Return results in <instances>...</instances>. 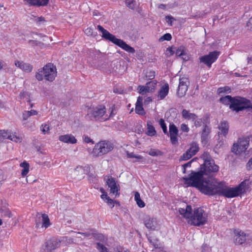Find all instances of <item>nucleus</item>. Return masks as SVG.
<instances>
[{
    "mask_svg": "<svg viewBox=\"0 0 252 252\" xmlns=\"http://www.w3.org/2000/svg\"><path fill=\"white\" fill-rule=\"evenodd\" d=\"M123 91H118V90L117 88L114 89V92L115 93H119V94H122Z\"/></svg>",
    "mask_w": 252,
    "mask_h": 252,
    "instance_id": "64",
    "label": "nucleus"
},
{
    "mask_svg": "<svg viewBox=\"0 0 252 252\" xmlns=\"http://www.w3.org/2000/svg\"><path fill=\"white\" fill-rule=\"evenodd\" d=\"M147 134L151 136H154L156 134V131L150 121L147 122Z\"/></svg>",
    "mask_w": 252,
    "mask_h": 252,
    "instance_id": "33",
    "label": "nucleus"
},
{
    "mask_svg": "<svg viewBox=\"0 0 252 252\" xmlns=\"http://www.w3.org/2000/svg\"><path fill=\"white\" fill-rule=\"evenodd\" d=\"M189 148L181 157L182 160H187L195 155L199 150L198 144L193 142L189 145Z\"/></svg>",
    "mask_w": 252,
    "mask_h": 252,
    "instance_id": "14",
    "label": "nucleus"
},
{
    "mask_svg": "<svg viewBox=\"0 0 252 252\" xmlns=\"http://www.w3.org/2000/svg\"><path fill=\"white\" fill-rule=\"evenodd\" d=\"M30 5L45 6L48 3L49 0H24Z\"/></svg>",
    "mask_w": 252,
    "mask_h": 252,
    "instance_id": "27",
    "label": "nucleus"
},
{
    "mask_svg": "<svg viewBox=\"0 0 252 252\" xmlns=\"http://www.w3.org/2000/svg\"><path fill=\"white\" fill-rule=\"evenodd\" d=\"M97 28L102 33V37L104 39L112 42L127 52L131 53L135 52V49L133 47L127 44L123 40L117 38L115 35L110 33L100 25H98Z\"/></svg>",
    "mask_w": 252,
    "mask_h": 252,
    "instance_id": "3",
    "label": "nucleus"
},
{
    "mask_svg": "<svg viewBox=\"0 0 252 252\" xmlns=\"http://www.w3.org/2000/svg\"><path fill=\"white\" fill-rule=\"evenodd\" d=\"M140 195L138 192H135L134 194V200L137 201L139 199H140Z\"/></svg>",
    "mask_w": 252,
    "mask_h": 252,
    "instance_id": "54",
    "label": "nucleus"
},
{
    "mask_svg": "<svg viewBox=\"0 0 252 252\" xmlns=\"http://www.w3.org/2000/svg\"><path fill=\"white\" fill-rule=\"evenodd\" d=\"M61 246V241L56 238L49 240L45 243L42 252H51Z\"/></svg>",
    "mask_w": 252,
    "mask_h": 252,
    "instance_id": "15",
    "label": "nucleus"
},
{
    "mask_svg": "<svg viewBox=\"0 0 252 252\" xmlns=\"http://www.w3.org/2000/svg\"><path fill=\"white\" fill-rule=\"evenodd\" d=\"M143 98L141 96H139L137 98V102L135 104V112L139 115H144L145 111L142 105Z\"/></svg>",
    "mask_w": 252,
    "mask_h": 252,
    "instance_id": "25",
    "label": "nucleus"
},
{
    "mask_svg": "<svg viewBox=\"0 0 252 252\" xmlns=\"http://www.w3.org/2000/svg\"><path fill=\"white\" fill-rule=\"evenodd\" d=\"M136 202L138 207H139L140 208H143L145 206V203L141 199H139L138 200L136 201Z\"/></svg>",
    "mask_w": 252,
    "mask_h": 252,
    "instance_id": "51",
    "label": "nucleus"
},
{
    "mask_svg": "<svg viewBox=\"0 0 252 252\" xmlns=\"http://www.w3.org/2000/svg\"><path fill=\"white\" fill-rule=\"evenodd\" d=\"M126 4L129 8L133 9L135 7L136 2L134 0H126Z\"/></svg>",
    "mask_w": 252,
    "mask_h": 252,
    "instance_id": "44",
    "label": "nucleus"
},
{
    "mask_svg": "<svg viewBox=\"0 0 252 252\" xmlns=\"http://www.w3.org/2000/svg\"><path fill=\"white\" fill-rule=\"evenodd\" d=\"M9 139L16 143H21L24 138L22 134H17L16 132L12 133L9 131Z\"/></svg>",
    "mask_w": 252,
    "mask_h": 252,
    "instance_id": "28",
    "label": "nucleus"
},
{
    "mask_svg": "<svg viewBox=\"0 0 252 252\" xmlns=\"http://www.w3.org/2000/svg\"><path fill=\"white\" fill-rule=\"evenodd\" d=\"M96 248L99 252H111L113 249L112 247L108 250L104 245L100 243H97Z\"/></svg>",
    "mask_w": 252,
    "mask_h": 252,
    "instance_id": "34",
    "label": "nucleus"
},
{
    "mask_svg": "<svg viewBox=\"0 0 252 252\" xmlns=\"http://www.w3.org/2000/svg\"><path fill=\"white\" fill-rule=\"evenodd\" d=\"M38 112L35 110L30 111H24L22 114V118L24 121L27 120L30 117L37 115Z\"/></svg>",
    "mask_w": 252,
    "mask_h": 252,
    "instance_id": "31",
    "label": "nucleus"
},
{
    "mask_svg": "<svg viewBox=\"0 0 252 252\" xmlns=\"http://www.w3.org/2000/svg\"><path fill=\"white\" fill-rule=\"evenodd\" d=\"M246 100L240 97L239 98H234L232 103L229 106L230 109L236 112H239L249 106V104L246 102Z\"/></svg>",
    "mask_w": 252,
    "mask_h": 252,
    "instance_id": "12",
    "label": "nucleus"
},
{
    "mask_svg": "<svg viewBox=\"0 0 252 252\" xmlns=\"http://www.w3.org/2000/svg\"><path fill=\"white\" fill-rule=\"evenodd\" d=\"M207 132L206 131V129L205 128L202 133L201 138L202 140H205L207 137Z\"/></svg>",
    "mask_w": 252,
    "mask_h": 252,
    "instance_id": "55",
    "label": "nucleus"
},
{
    "mask_svg": "<svg viewBox=\"0 0 252 252\" xmlns=\"http://www.w3.org/2000/svg\"><path fill=\"white\" fill-rule=\"evenodd\" d=\"M85 33L87 35H92L93 33V29L91 28H88L85 30Z\"/></svg>",
    "mask_w": 252,
    "mask_h": 252,
    "instance_id": "52",
    "label": "nucleus"
},
{
    "mask_svg": "<svg viewBox=\"0 0 252 252\" xmlns=\"http://www.w3.org/2000/svg\"><path fill=\"white\" fill-rule=\"evenodd\" d=\"M50 130V126L47 124H44L40 126V130L44 134H49Z\"/></svg>",
    "mask_w": 252,
    "mask_h": 252,
    "instance_id": "40",
    "label": "nucleus"
},
{
    "mask_svg": "<svg viewBox=\"0 0 252 252\" xmlns=\"http://www.w3.org/2000/svg\"><path fill=\"white\" fill-rule=\"evenodd\" d=\"M9 131L1 130H0V143L5 139H9Z\"/></svg>",
    "mask_w": 252,
    "mask_h": 252,
    "instance_id": "35",
    "label": "nucleus"
},
{
    "mask_svg": "<svg viewBox=\"0 0 252 252\" xmlns=\"http://www.w3.org/2000/svg\"><path fill=\"white\" fill-rule=\"evenodd\" d=\"M136 155L134 154L133 153H127V156L129 158H134Z\"/></svg>",
    "mask_w": 252,
    "mask_h": 252,
    "instance_id": "61",
    "label": "nucleus"
},
{
    "mask_svg": "<svg viewBox=\"0 0 252 252\" xmlns=\"http://www.w3.org/2000/svg\"><path fill=\"white\" fill-rule=\"evenodd\" d=\"M234 98H232L230 95H226L224 97H222L220 98V101L225 105L231 104Z\"/></svg>",
    "mask_w": 252,
    "mask_h": 252,
    "instance_id": "36",
    "label": "nucleus"
},
{
    "mask_svg": "<svg viewBox=\"0 0 252 252\" xmlns=\"http://www.w3.org/2000/svg\"><path fill=\"white\" fill-rule=\"evenodd\" d=\"M106 183L110 189V193L115 196L120 195V187L116 179L110 176L107 177Z\"/></svg>",
    "mask_w": 252,
    "mask_h": 252,
    "instance_id": "9",
    "label": "nucleus"
},
{
    "mask_svg": "<svg viewBox=\"0 0 252 252\" xmlns=\"http://www.w3.org/2000/svg\"><path fill=\"white\" fill-rule=\"evenodd\" d=\"M244 191L245 185L243 183L235 188H229L224 182H218L215 180L209 195L219 194L227 198H232L239 195Z\"/></svg>",
    "mask_w": 252,
    "mask_h": 252,
    "instance_id": "2",
    "label": "nucleus"
},
{
    "mask_svg": "<svg viewBox=\"0 0 252 252\" xmlns=\"http://www.w3.org/2000/svg\"><path fill=\"white\" fill-rule=\"evenodd\" d=\"M230 89L228 87H224L223 88H220L218 90V93L220 94L223 92L229 93Z\"/></svg>",
    "mask_w": 252,
    "mask_h": 252,
    "instance_id": "46",
    "label": "nucleus"
},
{
    "mask_svg": "<svg viewBox=\"0 0 252 252\" xmlns=\"http://www.w3.org/2000/svg\"><path fill=\"white\" fill-rule=\"evenodd\" d=\"M178 129L174 124H170L169 127V133L170 141L173 145H176L178 143Z\"/></svg>",
    "mask_w": 252,
    "mask_h": 252,
    "instance_id": "16",
    "label": "nucleus"
},
{
    "mask_svg": "<svg viewBox=\"0 0 252 252\" xmlns=\"http://www.w3.org/2000/svg\"><path fill=\"white\" fill-rule=\"evenodd\" d=\"M172 38L171 35L167 33L164 34L163 36H162L159 39V41L160 42L163 41L164 40L170 41Z\"/></svg>",
    "mask_w": 252,
    "mask_h": 252,
    "instance_id": "43",
    "label": "nucleus"
},
{
    "mask_svg": "<svg viewBox=\"0 0 252 252\" xmlns=\"http://www.w3.org/2000/svg\"><path fill=\"white\" fill-rule=\"evenodd\" d=\"M179 214L185 219H186L188 223H190V219L192 217V208L190 206L186 205L185 208H180L179 209Z\"/></svg>",
    "mask_w": 252,
    "mask_h": 252,
    "instance_id": "18",
    "label": "nucleus"
},
{
    "mask_svg": "<svg viewBox=\"0 0 252 252\" xmlns=\"http://www.w3.org/2000/svg\"><path fill=\"white\" fill-rule=\"evenodd\" d=\"M59 140L62 142L70 144H76L77 142L75 136L71 134H66L60 135L59 137Z\"/></svg>",
    "mask_w": 252,
    "mask_h": 252,
    "instance_id": "20",
    "label": "nucleus"
},
{
    "mask_svg": "<svg viewBox=\"0 0 252 252\" xmlns=\"http://www.w3.org/2000/svg\"><path fill=\"white\" fill-rule=\"evenodd\" d=\"M207 219L208 214L202 208H198L194 209L189 223L194 226H200L205 224Z\"/></svg>",
    "mask_w": 252,
    "mask_h": 252,
    "instance_id": "7",
    "label": "nucleus"
},
{
    "mask_svg": "<svg viewBox=\"0 0 252 252\" xmlns=\"http://www.w3.org/2000/svg\"><path fill=\"white\" fill-rule=\"evenodd\" d=\"M159 124L162 129L163 132L164 134H167L168 131L166 127V125L164 122V120L163 119H160L159 121Z\"/></svg>",
    "mask_w": 252,
    "mask_h": 252,
    "instance_id": "42",
    "label": "nucleus"
},
{
    "mask_svg": "<svg viewBox=\"0 0 252 252\" xmlns=\"http://www.w3.org/2000/svg\"><path fill=\"white\" fill-rule=\"evenodd\" d=\"M201 158H202L204 160L203 164H205L207 161L212 160L208 152H204L201 156Z\"/></svg>",
    "mask_w": 252,
    "mask_h": 252,
    "instance_id": "45",
    "label": "nucleus"
},
{
    "mask_svg": "<svg viewBox=\"0 0 252 252\" xmlns=\"http://www.w3.org/2000/svg\"><path fill=\"white\" fill-rule=\"evenodd\" d=\"M0 214L1 216L3 218H10L11 217V213L7 207L6 203H2L0 208Z\"/></svg>",
    "mask_w": 252,
    "mask_h": 252,
    "instance_id": "23",
    "label": "nucleus"
},
{
    "mask_svg": "<svg viewBox=\"0 0 252 252\" xmlns=\"http://www.w3.org/2000/svg\"><path fill=\"white\" fill-rule=\"evenodd\" d=\"M247 166L250 169H252V158H250L247 163Z\"/></svg>",
    "mask_w": 252,
    "mask_h": 252,
    "instance_id": "60",
    "label": "nucleus"
},
{
    "mask_svg": "<svg viewBox=\"0 0 252 252\" xmlns=\"http://www.w3.org/2000/svg\"><path fill=\"white\" fill-rule=\"evenodd\" d=\"M182 117L188 120L194 121L197 118V116L194 113H190L188 110L184 109L182 112Z\"/></svg>",
    "mask_w": 252,
    "mask_h": 252,
    "instance_id": "29",
    "label": "nucleus"
},
{
    "mask_svg": "<svg viewBox=\"0 0 252 252\" xmlns=\"http://www.w3.org/2000/svg\"><path fill=\"white\" fill-rule=\"evenodd\" d=\"M84 141L87 143H89L90 142H91L92 141V140L88 136H86L84 137Z\"/></svg>",
    "mask_w": 252,
    "mask_h": 252,
    "instance_id": "58",
    "label": "nucleus"
},
{
    "mask_svg": "<svg viewBox=\"0 0 252 252\" xmlns=\"http://www.w3.org/2000/svg\"><path fill=\"white\" fill-rule=\"evenodd\" d=\"M110 114L108 116L106 114V109L104 106L99 105L95 108H90L88 109V115L91 118H94L95 120H100L101 121H106L108 120L112 116L113 108L110 109Z\"/></svg>",
    "mask_w": 252,
    "mask_h": 252,
    "instance_id": "5",
    "label": "nucleus"
},
{
    "mask_svg": "<svg viewBox=\"0 0 252 252\" xmlns=\"http://www.w3.org/2000/svg\"><path fill=\"white\" fill-rule=\"evenodd\" d=\"M137 90L139 93L141 94H145L147 93H151L150 91L148 89V87H147V84L145 86H139L137 88Z\"/></svg>",
    "mask_w": 252,
    "mask_h": 252,
    "instance_id": "37",
    "label": "nucleus"
},
{
    "mask_svg": "<svg viewBox=\"0 0 252 252\" xmlns=\"http://www.w3.org/2000/svg\"><path fill=\"white\" fill-rule=\"evenodd\" d=\"M176 55L180 57L183 60L187 61L189 59V57L187 53L186 48L184 46H180L176 50Z\"/></svg>",
    "mask_w": 252,
    "mask_h": 252,
    "instance_id": "22",
    "label": "nucleus"
},
{
    "mask_svg": "<svg viewBox=\"0 0 252 252\" xmlns=\"http://www.w3.org/2000/svg\"><path fill=\"white\" fill-rule=\"evenodd\" d=\"M148 154L152 156H158L162 155V153L160 151L154 149H150Z\"/></svg>",
    "mask_w": 252,
    "mask_h": 252,
    "instance_id": "41",
    "label": "nucleus"
},
{
    "mask_svg": "<svg viewBox=\"0 0 252 252\" xmlns=\"http://www.w3.org/2000/svg\"><path fill=\"white\" fill-rule=\"evenodd\" d=\"M83 170V167L82 166H77L75 169V171H79Z\"/></svg>",
    "mask_w": 252,
    "mask_h": 252,
    "instance_id": "63",
    "label": "nucleus"
},
{
    "mask_svg": "<svg viewBox=\"0 0 252 252\" xmlns=\"http://www.w3.org/2000/svg\"><path fill=\"white\" fill-rule=\"evenodd\" d=\"M169 92V86L168 84L163 85L158 92V97L159 100L163 99L168 94Z\"/></svg>",
    "mask_w": 252,
    "mask_h": 252,
    "instance_id": "26",
    "label": "nucleus"
},
{
    "mask_svg": "<svg viewBox=\"0 0 252 252\" xmlns=\"http://www.w3.org/2000/svg\"><path fill=\"white\" fill-rule=\"evenodd\" d=\"M111 252H130V251L126 248L120 246H117L113 247Z\"/></svg>",
    "mask_w": 252,
    "mask_h": 252,
    "instance_id": "39",
    "label": "nucleus"
},
{
    "mask_svg": "<svg viewBox=\"0 0 252 252\" xmlns=\"http://www.w3.org/2000/svg\"><path fill=\"white\" fill-rule=\"evenodd\" d=\"M206 175L200 169L198 172H191L188 177H183L186 187H193L197 188L201 192L210 195L215 179L205 177Z\"/></svg>",
    "mask_w": 252,
    "mask_h": 252,
    "instance_id": "1",
    "label": "nucleus"
},
{
    "mask_svg": "<svg viewBox=\"0 0 252 252\" xmlns=\"http://www.w3.org/2000/svg\"><path fill=\"white\" fill-rule=\"evenodd\" d=\"M136 159L134 160L135 162L136 161H139L143 159V158L142 156L138 155H136L135 158Z\"/></svg>",
    "mask_w": 252,
    "mask_h": 252,
    "instance_id": "56",
    "label": "nucleus"
},
{
    "mask_svg": "<svg viewBox=\"0 0 252 252\" xmlns=\"http://www.w3.org/2000/svg\"><path fill=\"white\" fill-rule=\"evenodd\" d=\"M203 170L204 173L207 177L210 178L211 173L217 172L219 170V166L215 163L213 159L206 161L205 164L201 166L200 169Z\"/></svg>",
    "mask_w": 252,
    "mask_h": 252,
    "instance_id": "11",
    "label": "nucleus"
},
{
    "mask_svg": "<svg viewBox=\"0 0 252 252\" xmlns=\"http://www.w3.org/2000/svg\"><path fill=\"white\" fill-rule=\"evenodd\" d=\"M37 21L39 23L42 22H45V20L44 17H40L37 18Z\"/></svg>",
    "mask_w": 252,
    "mask_h": 252,
    "instance_id": "62",
    "label": "nucleus"
},
{
    "mask_svg": "<svg viewBox=\"0 0 252 252\" xmlns=\"http://www.w3.org/2000/svg\"><path fill=\"white\" fill-rule=\"evenodd\" d=\"M155 76V72L154 71H149L146 74V77L149 80L153 79Z\"/></svg>",
    "mask_w": 252,
    "mask_h": 252,
    "instance_id": "47",
    "label": "nucleus"
},
{
    "mask_svg": "<svg viewBox=\"0 0 252 252\" xmlns=\"http://www.w3.org/2000/svg\"><path fill=\"white\" fill-rule=\"evenodd\" d=\"M219 135H223V136H225L228 131V124L227 123L224 121H221L219 126Z\"/></svg>",
    "mask_w": 252,
    "mask_h": 252,
    "instance_id": "24",
    "label": "nucleus"
},
{
    "mask_svg": "<svg viewBox=\"0 0 252 252\" xmlns=\"http://www.w3.org/2000/svg\"><path fill=\"white\" fill-rule=\"evenodd\" d=\"M193 159L189 161L188 163L184 164L182 166V167L183 168V173H185L186 172V168L188 167H190L192 162L193 161Z\"/></svg>",
    "mask_w": 252,
    "mask_h": 252,
    "instance_id": "50",
    "label": "nucleus"
},
{
    "mask_svg": "<svg viewBox=\"0 0 252 252\" xmlns=\"http://www.w3.org/2000/svg\"><path fill=\"white\" fill-rule=\"evenodd\" d=\"M144 223L148 229L155 230L158 226V223L157 219L147 217L144 219Z\"/></svg>",
    "mask_w": 252,
    "mask_h": 252,
    "instance_id": "17",
    "label": "nucleus"
},
{
    "mask_svg": "<svg viewBox=\"0 0 252 252\" xmlns=\"http://www.w3.org/2000/svg\"><path fill=\"white\" fill-rule=\"evenodd\" d=\"M249 239L250 236L248 234L243 231H238L235 233V243L238 245H241Z\"/></svg>",
    "mask_w": 252,
    "mask_h": 252,
    "instance_id": "19",
    "label": "nucleus"
},
{
    "mask_svg": "<svg viewBox=\"0 0 252 252\" xmlns=\"http://www.w3.org/2000/svg\"><path fill=\"white\" fill-rule=\"evenodd\" d=\"M15 65L16 67L27 72H30L32 69V67L31 64L23 61L16 60L15 61Z\"/></svg>",
    "mask_w": 252,
    "mask_h": 252,
    "instance_id": "21",
    "label": "nucleus"
},
{
    "mask_svg": "<svg viewBox=\"0 0 252 252\" xmlns=\"http://www.w3.org/2000/svg\"><path fill=\"white\" fill-rule=\"evenodd\" d=\"M41 220L42 224L41 225V227H44L45 228L48 227L50 225V220L48 216L46 214H42L41 215Z\"/></svg>",
    "mask_w": 252,
    "mask_h": 252,
    "instance_id": "32",
    "label": "nucleus"
},
{
    "mask_svg": "<svg viewBox=\"0 0 252 252\" xmlns=\"http://www.w3.org/2000/svg\"><path fill=\"white\" fill-rule=\"evenodd\" d=\"M181 129L183 132H188L189 130V128L187 125L185 124H182L181 125Z\"/></svg>",
    "mask_w": 252,
    "mask_h": 252,
    "instance_id": "48",
    "label": "nucleus"
},
{
    "mask_svg": "<svg viewBox=\"0 0 252 252\" xmlns=\"http://www.w3.org/2000/svg\"><path fill=\"white\" fill-rule=\"evenodd\" d=\"M167 22L170 25L172 26V23L173 20H175V19L171 16H166L165 17Z\"/></svg>",
    "mask_w": 252,
    "mask_h": 252,
    "instance_id": "49",
    "label": "nucleus"
},
{
    "mask_svg": "<svg viewBox=\"0 0 252 252\" xmlns=\"http://www.w3.org/2000/svg\"><path fill=\"white\" fill-rule=\"evenodd\" d=\"M146 84L147 87H148V89L150 91L151 93L153 92L155 90L157 85L156 81H150Z\"/></svg>",
    "mask_w": 252,
    "mask_h": 252,
    "instance_id": "38",
    "label": "nucleus"
},
{
    "mask_svg": "<svg viewBox=\"0 0 252 252\" xmlns=\"http://www.w3.org/2000/svg\"><path fill=\"white\" fill-rule=\"evenodd\" d=\"M247 26L252 30V17L249 20L247 23Z\"/></svg>",
    "mask_w": 252,
    "mask_h": 252,
    "instance_id": "57",
    "label": "nucleus"
},
{
    "mask_svg": "<svg viewBox=\"0 0 252 252\" xmlns=\"http://www.w3.org/2000/svg\"><path fill=\"white\" fill-rule=\"evenodd\" d=\"M189 80L188 78L183 76L180 78V82L177 90V95L181 97L184 96L188 90Z\"/></svg>",
    "mask_w": 252,
    "mask_h": 252,
    "instance_id": "13",
    "label": "nucleus"
},
{
    "mask_svg": "<svg viewBox=\"0 0 252 252\" xmlns=\"http://www.w3.org/2000/svg\"><path fill=\"white\" fill-rule=\"evenodd\" d=\"M101 198L103 200H106L107 198H109V196H108L107 193H103L101 195Z\"/></svg>",
    "mask_w": 252,
    "mask_h": 252,
    "instance_id": "59",
    "label": "nucleus"
},
{
    "mask_svg": "<svg viewBox=\"0 0 252 252\" xmlns=\"http://www.w3.org/2000/svg\"><path fill=\"white\" fill-rule=\"evenodd\" d=\"M106 200L107 203L108 204V205L111 206V208H113L114 206L113 200H112L109 197V198H107Z\"/></svg>",
    "mask_w": 252,
    "mask_h": 252,
    "instance_id": "53",
    "label": "nucleus"
},
{
    "mask_svg": "<svg viewBox=\"0 0 252 252\" xmlns=\"http://www.w3.org/2000/svg\"><path fill=\"white\" fill-rule=\"evenodd\" d=\"M20 166L22 168L21 170V175L25 177L29 172L30 165L26 161H24L20 164Z\"/></svg>",
    "mask_w": 252,
    "mask_h": 252,
    "instance_id": "30",
    "label": "nucleus"
},
{
    "mask_svg": "<svg viewBox=\"0 0 252 252\" xmlns=\"http://www.w3.org/2000/svg\"><path fill=\"white\" fill-rule=\"evenodd\" d=\"M219 55V52H211L208 55L200 57L199 58V61L200 63H202L208 67H211L212 64L216 62Z\"/></svg>",
    "mask_w": 252,
    "mask_h": 252,
    "instance_id": "10",
    "label": "nucleus"
},
{
    "mask_svg": "<svg viewBox=\"0 0 252 252\" xmlns=\"http://www.w3.org/2000/svg\"><path fill=\"white\" fill-rule=\"evenodd\" d=\"M57 69L53 64L48 63L45 65L35 74V77L38 81H41L44 78L47 81H53L57 76Z\"/></svg>",
    "mask_w": 252,
    "mask_h": 252,
    "instance_id": "4",
    "label": "nucleus"
},
{
    "mask_svg": "<svg viewBox=\"0 0 252 252\" xmlns=\"http://www.w3.org/2000/svg\"><path fill=\"white\" fill-rule=\"evenodd\" d=\"M249 145V139L248 138H240L236 143H234L232 151L236 155L241 154L245 152Z\"/></svg>",
    "mask_w": 252,
    "mask_h": 252,
    "instance_id": "8",
    "label": "nucleus"
},
{
    "mask_svg": "<svg viewBox=\"0 0 252 252\" xmlns=\"http://www.w3.org/2000/svg\"><path fill=\"white\" fill-rule=\"evenodd\" d=\"M113 149V146L110 142L102 141L95 145L91 154L93 157L97 158L111 151Z\"/></svg>",
    "mask_w": 252,
    "mask_h": 252,
    "instance_id": "6",
    "label": "nucleus"
}]
</instances>
